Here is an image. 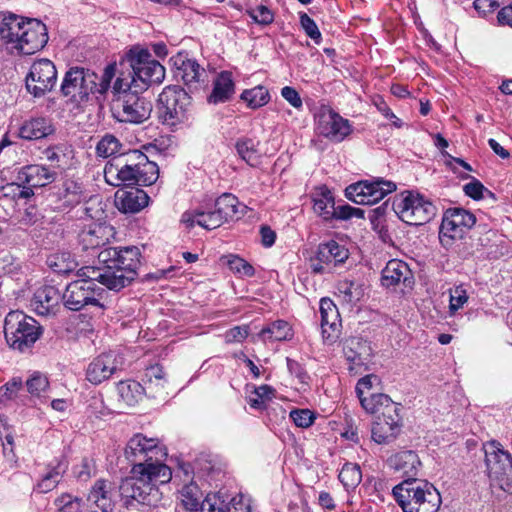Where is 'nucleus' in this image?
Returning <instances> with one entry per match:
<instances>
[{
    "instance_id": "35",
    "label": "nucleus",
    "mask_w": 512,
    "mask_h": 512,
    "mask_svg": "<svg viewBox=\"0 0 512 512\" xmlns=\"http://www.w3.org/2000/svg\"><path fill=\"white\" fill-rule=\"evenodd\" d=\"M263 342L287 341L293 337L291 325L284 320H276L264 326L258 334Z\"/></svg>"
},
{
    "instance_id": "56",
    "label": "nucleus",
    "mask_w": 512,
    "mask_h": 512,
    "mask_svg": "<svg viewBox=\"0 0 512 512\" xmlns=\"http://www.w3.org/2000/svg\"><path fill=\"white\" fill-rule=\"evenodd\" d=\"M116 67L114 64H109L105 69L101 77L98 76L96 81L95 93L105 94L110 88L111 81L115 76Z\"/></svg>"
},
{
    "instance_id": "37",
    "label": "nucleus",
    "mask_w": 512,
    "mask_h": 512,
    "mask_svg": "<svg viewBox=\"0 0 512 512\" xmlns=\"http://www.w3.org/2000/svg\"><path fill=\"white\" fill-rule=\"evenodd\" d=\"M349 257V251L344 245L331 240L322 245V264L331 271L333 267L343 264Z\"/></svg>"
},
{
    "instance_id": "23",
    "label": "nucleus",
    "mask_w": 512,
    "mask_h": 512,
    "mask_svg": "<svg viewBox=\"0 0 512 512\" xmlns=\"http://www.w3.org/2000/svg\"><path fill=\"white\" fill-rule=\"evenodd\" d=\"M341 319L336 305L329 298L322 297V340L333 345L341 336Z\"/></svg>"
},
{
    "instance_id": "44",
    "label": "nucleus",
    "mask_w": 512,
    "mask_h": 512,
    "mask_svg": "<svg viewBox=\"0 0 512 512\" xmlns=\"http://www.w3.org/2000/svg\"><path fill=\"white\" fill-rule=\"evenodd\" d=\"M338 478L346 488H355L362 480L360 466L355 463H345L339 472Z\"/></svg>"
},
{
    "instance_id": "3",
    "label": "nucleus",
    "mask_w": 512,
    "mask_h": 512,
    "mask_svg": "<svg viewBox=\"0 0 512 512\" xmlns=\"http://www.w3.org/2000/svg\"><path fill=\"white\" fill-rule=\"evenodd\" d=\"M159 177L157 164L150 161L146 154L132 150L109 161L104 168L107 184L119 186H150Z\"/></svg>"
},
{
    "instance_id": "25",
    "label": "nucleus",
    "mask_w": 512,
    "mask_h": 512,
    "mask_svg": "<svg viewBox=\"0 0 512 512\" xmlns=\"http://www.w3.org/2000/svg\"><path fill=\"white\" fill-rule=\"evenodd\" d=\"M114 494L113 484L110 481L97 480L87 496L91 512H113L115 506Z\"/></svg>"
},
{
    "instance_id": "42",
    "label": "nucleus",
    "mask_w": 512,
    "mask_h": 512,
    "mask_svg": "<svg viewBox=\"0 0 512 512\" xmlns=\"http://www.w3.org/2000/svg\"><path fill=\"white\" fill-rule=\"evenodd\" d=\"M241 99L247 103L251 109H257L266 105L270 100L268 90L264 86H256L246 89L241 94Z\"/></svg>"
},
{
    "instance_id": "28",
    "label": "nucleus",
    "mask_w": 512,
    "mask_h": 512,
    "mask_svg": "<svg viewBox=\"0 0 512 512\" xmlns=\"http://www.w3.org/2000/svg\"><path fill=\"white\" fill-rule=\"evenodd\" d=\"M57 173L48 167L38 164L22 167L17 175V180L30 187H44L56 179Z\"/></svg>"
},
{
    "instance_id": "12",
    "label": "nucleus",
    "mask_w": 512,
    "mask_h": 512,
    "mask_svg": "<svg viewBox=\"0 0 512 512\" xmlns=\"http://www.w3.org/2000/svg\"><path fill=\"white\" fill-rule=\"evenodd\" d=\"M476 222L475 216L462 208L448 209L443 215L439 229V241L445 249L461 240Z\"/></svg>"
},
{
    "instance_id": "40",
    "label": "nucleus",
    "mask_w": 512,
    "mask_h": 512,
    "mask_svg": "<svg viewBox=\"0 0 512 512\" xmlns=\"http://www.w3.org/2000/svg\"><path fill=\"white\" fill-rule=\"evenodd\" d=\"M359 401L363 409L371 414L379 413L388 409L391 404H396L391 398L382 393H371L369 396H358Z\"/></svg>"
},
{
    "instance_id": "24",
    "label": "nucleus",
    "mask_w": 512,
    "mask_h": 512,
    "mask_svg": "<svg viewBox=\"0 0 512 512\" xmlns=\"http://www.w3.org/2000/svg\"><path fill=\"white\" fill-rule=\"evenodd\" d=\"M322 136L333 143L344 141L353 131L348 119L343 118L336 112L324 111L322 106Z\"/></svg>"
},
{
    "instance_id": "58",
    "label": "nucleus",
    "mask_w": 512,
    "mask_h": 512,
    "mask_svg": "<svg viewBox=\"0 0 512 512\" xmlns=\"http://www.w3.org/2000/svg\"><path fill=\"white\" fill-rule=\"evenodd\" d=\"M135 84L136 83H132V74L131 72H129L127 77H124L123 75L117 77L113 86V90L117 92L119 95L128 92H134Z\"/></svg>"
},
{
    "instance_id": "31",
    "label": "nucleus",
    "mask_w": 512,
    "mask_h": 512,
    "mask_svg": "<svg viewBox=\"0 0 512 512\" xmlns=\"http://www.w3.org/2000/svg\"><path fill=\"white\" fill-rule=\"evenodd\" d=\"M423 481L418 478H410L409 480H403L393 488V496L403 512H409L410 506L408 504H413L416 497L420 495L422 486L418 483H423Z\"/></svg>"
},
{
    "instance_id": "2",
    "label": "nucleus",
    "mask_w": 512,
    "mask_h": 512,
    "mask_svg": "<svg viewBox=\"0 0 512 512\" xmlns=\"http://www.w3.org/2000/svg\"><path fill=\"white\" fill-rule=\"evenodd\" d=\"M166 456L156 439L134 435L125 448V457L133 467L131 476L120 485L121 495L143 505L156 506L162 499L158 485L172 478L170 467L162 462Z\"/></svg>"
},
{
    "instance_id": "38",
    "label": "nucleus",
    "mask_w": 512,
    "mask_h": 512,
    "mask_svg": "<svg viewBox=\"0 0 512 512\" xmlns=\"http://www.w3.org/2000/svg\"><path fill=\"white\" fill-rule=\"evenodd\" d=\"M120 399L128 406H134L141 401L146 394V389L137 381H120L117 385Z\"/></svg>"
},
{
    "instance_id": "4",
    "label": "nucleus",
    "mask_w": 512,
    "mask_h": 512,
    "mask_svg": "<svg viewBox=\"0 0 512 512\" xmlns=\"http://www.w3.org/2000/svg\"><path fill=\"white\" fill-rule=\"evenodd\" d=\"M237 214L238 199L232 194L224 193L215 200L213 210L197 208L192 211H186L182 215V222L187 224V226L197 224L207 230H212L233 220Z\"/></svg>"
},
{
    "instance_id": "41",
    "label": "nucleus",
    "mask_w": 512,
    "mask_h": 512,
    "mask_svg": "<svg viewBox=\"0 0 512 512\" xmlns=\"http://www.w3.org/2000/svg\"><path fill=\"white\" fill-rule=\"evenodd\" d=\"M236 150L238 155L250 166L254 167L259 164L260 154L258 152V142L251 138H241L236 142Z\"/></svg>"
},
{
    "instance_id": "59",
    "label": "nucleus",
    "mask_w": 512,
    "mask_h": 512,
    "mask_svg": "<svg viewBox=\"0 0 512 512\" xmlns=\"http://www.w3.org/2000/svg\"><path fill=\"white\" fill-rule=\"evenodd\" d=\"M463 189L467 196L475 200L482 199L483 192L487 190L484 185L477 179H473V181L467 183Z\"/></svg>"
},
{
    "instance_id": "63",
    "label": "nucleus",
    "mask_w": 512,
    "mask_h": 512,
    "mask_svg": "<svg viewBox=\"0 0 512 512\" xmlns=\"http://www.w3.org/2000/svg\"><path fill=\"white\" fill-rule=\"evenodd\" d=\"M282 97L290 103L294 108H300L302 106V100L299 93L290 86H285L281 90Z\"/></svg>"
},
{
    "instance_id": "21",
    "label": "nucleus",
    "mask_w": 512,
    "mask_h": 512,
    "mask_svg": "<svg viewBox=\"0 0 512 512\" xmlns=\"http://www.w3.org/2000/svg\"><path fill=\"white\" fill-rule=\"evenodd\" d=\"M62 301L61 292L52 285L39 287L30 300L31 309L40 316L55 315Z\"/></svg>"
},
{
    "instance_id": "55",
    "label": "nucleus",
    "mask_w": 512,
    "mask_h": 512,
    "mask_svg": "<svg viewBox=\"0 0 512 512\" xmlns=\"http://www.w3.org/2000/svg\"><path fill=\"white\" fill-rule=\"evenodd\" d=\"M290 418L296 426L308 428L316 419V415L309 409H294L290 412Z\"/></svg>"
},
{
    "instance_id": "29",
    "label": "nucleus",
    "mask_w": 512,
    "mask_h": 512,
    "mask_svg": "<svg viewBox=\"0 0 512 512\" xmlns=\"http://www.w3.org/2000/svg\"><path fill=\"white\" fill-rule=\"evenodd\" d=\"M418 484L422 486L420 495L416 497L413 504H408L409 512H437L442 502L438 490L425 480Z\"/></svg>"
},
{
    "instance_id": "22",
    "label": "nucleus",
    "mask_w": 512,
    "mask_h": 512,
    "mask_svg": "<svg viewBox=\"0 0 512 512\" xmlns=\"http://www.w3.org/2000/svg\"><path fill=\"white\" fill-rule=\"evenodd\" d=\"M381 284L387 289L402 285L404 288H412L414 284L413 274L408 265L398 259L387 262L381 272Z\"/></svg>"
},
{
    "instance_id": "26",
    "label": "nucleus",
    "mask_w": 512,
    "mask_h": 512,
    "mask_svg": "<svg viewBox=\"0 0 512 512\" xmlns=\"http://www.w3.org/2000/svg\"><path fill=\"white\" fill-rule=\"evenodd\" d=\"M54 132L55 127L52 119L38 116L25 120L18 129V136L21 139L33 141L47 138Z\"/></svg>"
},
{
    "instance_id": "13",
    "label": "nucleus",
    "mask_w": 512,
    "mask_h": 512,
    "mask_svg": "<svg viewBox=\"0 0 512 512\" xmlns=\"http://www.w3.org/2000/svg\"><path fill=\"white\" fill-rule=\"evenodd\" d=\"M57 82V70L54 63L46 58L34 61L25 77V87L35 98L44 97L51 92Z\"/></svg>"
},
{
    "instance_id": "8",
    "label": "nucleus",
    "mask_w": 512,
    "mask_h": 512,
    "mask_svg": "<svg viewBox=\"0 0 512 512\" xmlns=\"http://www.w3.org/2000/svg\"><path fill=\"white\" fill-rule=\"evenodd\" d=\"M98 75L83 67L69 68L62 79L60 93L73 107H80L89 100L91 94H95Z\"/></svg>"
},
{
    "instance_id": "19",
    "label": "nucleus",
    "mask_w": 512,
    "mask_h": 512,
    "mask_svg": "<svg viewBox=\"0 0 512 512\" xmlns=\"http://www.w3.org/2000/svg\"><path fill=\"white\" fill-rule=\"evenodd\" d=\"M122 357L113 351L103 353L88 365L86 378L92 384H100L109 379L122 366Z\"/></svg>"
},
{
    "instance_id": "6",
    "label": "nucleus",
    "mask_w": 512,
    "mask_h": 512,
    "mask_svg": "<svg viewBox=\"0 0 512 512\" xmlns=\"http://www.w3.org/2000/svg\"><path fill=\"white\" fill-rule=\"evenodd\" d=\"M131 74L132 83L135 84L136 91H145L152 84H160L165 78V68L147 49L140 47L131 48L126 54Z\"/></svg>"
},
{
    "instance_id": "33",
    "label": "nucleus",
    "mask_w": 512,
    "mask_h": 512,
    "mask_svg": "<svg viewBox=\"0 0 512 512\" xmlns=\"http://www.w3.org/2000/svg\"><path fill=\"white\" fill-rule=\"evenodd\" d=\"M235 92V84L232 78V73L229 71H222L213 81V89L208 96L210 104H219L229 101Z\"/></svg>"
},
{
    "instance_id": "49",
    "label": "nucleus",
    "mask_w": 512,
    "mask_h": 512,
    "mask_svg": "<svg viewBox=\"0 0 512 512\" xmlns=\"http://www.w3.org/2000/svg\"><path fill=\"white\" fill-rule=\"evenodd\" d=\"M274 395V389L268 385H261L254 389L253 396L249 397V405L254 409H263L266 401Z\"/></svg>"
},
{
    "instance_id": "27",
    "label": "nucleus",
    "mask_w": 512,
    "mask_h": 512,
    "mask_svg": "<svg viewBox=\"0 0 512 512\" xmlns=\"http://www.w3.org/2000/svg\"><path fill=\"white\" fill-rule=\"evenodd\" d=\"M388 466L401 474L403 480L416 478L421 467V461L416 452L405 450L392 455L387 460Z\"/></svg>"
},
{
    "instance_id": "46",
    "label": "nucleus",
    "mask_w": 512,
    "mask_h": 512,
    "mask_svg": "<svg viewBox=\"0 0 512 512\" xmlns=\"http://www.w3.org/2000/svg\"><path fill=\"white\" fill-rule=\"evenodd\" d=\"M54 504L58 512H82L83 507L82 499L69 493L61 494Z\"/></svg>"
},
{
    "instance_id": "1",
    "label": "nucleus",
    "mask_w": 512,
    "mask_h": 512,
    "mask_svg": "<svg viewBox=\"0 0 512 512\" xmlns=\"http://www.w3.org/2000/svg\"><path fill=\"white\" fill-rule=\"evenodd\" d=\"M98 266H84L77 271L78 280L66 286L62 301L66 308L79 311L87 305L102 308L100 299L104 289L120 291L129 286L137 277L140 265V251L136 246L124 249L107 248L98 253Z\"/></svg>"
},
{
    "instance_id": "20",
    "label": "nucleus",
    "mask_w": 512,
    "mask_h": 512,
    "mask_svg": "<svg viewBox=\"0 0 512 512\" xmlns=\"http://www.w3.org/2000/svg\"><path fill=\"white\" fill-rule=\"evenodd\" d=\"M115 237L114 227L107 223H94L84 228L79 233V244L83 250L98 249L100 252L104 249L111 248L107 246ZM116 249H124L125 247H115Z\"/></svg>"
},
{
    "instance_id": "11",
    "label": "nucleus",
    "mask_w": 512,
    "mask_h": 512,
    "mask_svg": "<svg viewBox=\"0 0 512 512\" xmlns=\"http://www.w3.org/2000/svg\"><path fill=\"white\" fill-rule=\"evenodd\" d=\"M139 92L124 93L113 101L111 110L117 121L140 124L150 117L152 103Z\"/></svg>"
},
{
    "instance_id": "43",
    "label": "nucleus",
    "mask_w": 512,
    "mask_h": 512,
    "mask_svg": "<svg viewBox=\"0 0 512 512\" xmlns=\"http://www.w3.org/2000/svg\"><path fill=\"white\" fill-rule=\"evenodd\" d=\"M183 506L189 511H197L201 505L202 493L193 481L183 486L180 491Z\"/></svg>"
},
{
    "instance_id": "32",
    "label": "nucleus",
    "mask_w": 512,
    "mask_h": 512,
    "mask_svg": "<svg viewBox=\"0 0 512 512\" xmlns=\"http://www.w3.org/2000/svg\"><path fill=\"white\" fill-rule=\"evenodd\" d=\"M26 19L12 13H0V39L5 43L12 44L15 48Z\"/></svg>"
},
{
    "instance_id": "53",
    "label": "nucleus",
    "mask_w": 512,
    "mask_h": 512,
    "mask_svg": "<svg viewBox=\"0 0 512 512\" xmlns=\"http://www.w3.org/2000/svg\"><path fill=\"white\" fill-rule=\"evenodd\" d=\"M337 219L346 221L352 218H364V210L361 208L352 207L351 205L345 203L343 200L338 201L337 205Z\"/></svg>"
},
{
    "instance_id": "52",
    "label": "nucleus",
    "mask_w": 512,
    "mask_h": 512,
    "mask_svg": "<svg viewBox=\"0 0 512 512\" xmlns=\"http://www.w3.org/2000/svg\"><path fill=\"white\" fill-rule=\"evenodd\" d=\"M246 13L260 25H269L274 21L273 12L265 5H258L256 8L247 10Z\"/></svg>"
},
{
    "instance_id": "10",
    "label": "nucleus",
    "mask_w": 512,
    "mask_h": 512,
    "mask_svg": "<svg viewBox=\"0 0 512 512\" xmlns=\"http://www.w3.org/2000/svg\"><path fill=\"white\" fill-rule=\"evenodd\" d=\"M485 462L492 486L512 493V456L498 441L484 445Z\"/></svg>"
},
{
    "instance_id": "61",
    "label": "nucleus",
    "mask_w": 512,
    "mask_h": 512,
    "mask_svg": "<svg viewBox=\"0 0 512 512\" xmlns=\"http://www.w3.org/2000/svg\"><path fill=\"white\" fill-rule=\"evenodd\" d=\"M66 197L71 203H79L82 200V188L80 185L73 181L65 183Z\"/></svg>"
},
{
    "instance_id": "17",
    "label": "nucleus",
    "mask_w": 512,
    "mask_h": 512,
    "mask_svg": "<svg viewBox=\"0 0 512 512\" xmlns=\"http://www.w3.org/2000/svg\"><path fill=\"white\" fill-rule=\"evenodd\" d=\"M47 42L46 25L38 19L27 18L15 49L21 54L31 55L41 50Z\"/></svg>"
},
{
    "instance_id": "48",
    "label": "nucleus",
    "mask_w": 512,
    "mask_h": 512,
    "mask_svg": "<svg viewBox=\"0 0 512 512\" xmlns=\"http://www.w3.org/2000/svg\"><path fill=\"white\" fill-rule=\"evenodd\" d=\"M120 147L121 144L115 136L106 134L98 142L96 146V153L100 157L108 158L118 153L120 151Z\"/></svg>"
},
{
    "instance_id": "62",
    "label": "nucleus",
    "mask_w": 512,
    "mask_h": 512,
    "mask_svg": "<svg viewBox=\"0 0 512 512\" xmlns=\"http://www.w3.org/2000/svg\"><path fill=\"white\" fill-rule=\"evenodd\" d=\"M474 8L480 15H487L497 9L500 4L498 0H474Z\"/></svg>"
},
{
    "instance_id": "30",
    "label": "nucleus",
    "mask_w": 512,
    "mask_h": 512,
    "mask_svg": "<svg viewBox=\"0 0 512 512\" xmlns=\"http://www.w3.org/2000/svg\"><path fill=\"white\" fill-rule=\"evenodd\" d=\"M149 197L141 189L117 192L115 205L123 213H137L148 204Z\"/></svg>"
},
{
    "instance_id": "50",
    "label": "nucleus",
    "mask_w": 512,
    "mask_h": 512,
    "mask_svg": "<svg viewBox=\"0 0 512 512\" xmlns=\"http://www.w3.org/2000/svg\"><path fill=\"white\" fill-rule=\"evenodd\" d=\"M227 264L233 273L242 277H253L255 274L254 267L237 255H230Z\"/></svg>"
},
{
    "instance_id": "5",
    "label": "nucleus",
    "mask_w": 512,
    "mask_h": 512,
    "mask_svg": "<svg viewBox=\"0 0 512 512\" xmlns=\"http://www.w3.org/2000/svg\"><path fill=\"white\" fill-rule=\"evenodd\" d=\"M42 334V327L33 318L21 311L9 312L4 320V335L7 344L14 350L30 349Z\"/></svg>"
},
{
    "instance_id": "39",
    "label": "nucleus",
    "mask_w": 512,
    "mask_h": 512,
    "mask_svg": "<svg viewBox=\"0 0 512 512\" xmlns=\"http://www.w3.org/2000/svg\"><path fill=\"white\" fill-rule=\"evenodd\" d=\"M144 388L146 389V394L149 397H156L165 386V374L162 366L153 365L146 369L144 374Z\"/></svg>"
},
{
    "instance_id": "34",
    "label": "nucleus",
    "mask_w": 512,
    "mask_h": 512,
    "mask_svg": "<svg viewBox=\"0 0 512 512\" xmlns=\"http://www.w3.org/2000/svg\"><path fill=\"white\" fill-rule=\"evenodd\" d=\"M240 502L241 500L237 502L236 497H231L226 491L220 490L215 493H208L199 508L201 512H229L230 506L238 510L236 505Z\"/></svg>"
},
{
    "instance_id": "57",
    "label": "nucleus",
    "mask_w": 512,
    "mask_h": 512,
    "mask_svg": "<svg viewBox=\"0 0 512 512\" xmlns=\"http://www.w3.org/2000/svg\"><path fill=\"white\" fill-rule=\"evenodd\" d=\"M300 24L305 33L312 39L316 40L320 37V32L315 21L306 13L300 12Z\"/></svg>"
},
{
    "instance_id": "60",
    "label": "nucleus",
    "mask_w": 512,
    "mask_h": 512,
    "mask_svg": "<svg viewBox=\"0 0 512 512\" xmlns=\"http://www.w3.org/2000/svg\"><path fill=\"white\" fill-rule=\"evenodd\" d=\"M378 381V377L376 375L370 374L362 377L356 385L355 391L357 396H365L366 392H369L372 387L373 383Z\"/></svg>"
},
{
    "instance_id": "64",
    "label": "nucleus",
    "mask_w": 512,
    "mask_h": 512,
    "mask_svg": "<svg viewBox=\"0 0 512 512\" xmlns=\"http://www.w3.org/2000/svg\"><path fill=\"white\" fill-rule=\"evenodd\" d=\"M248 336L246 327L236 326L226 332L227 342H241Z\"/></svg>"
},
{
    "instance_id": "51",
    "label": "nucleus",
    "mask_w": 512,
    "mask_h": 512,
    "mask_svg": "<svg viewBox=\"0 0 512 512\" xmlns=\"http://www.w3.org/2000/svg\"><path fill=\"white\" fill-rule=\"evenodd\" d=\"M49 265L58 273H69L77 267L76 261L67 253L56 255Z\"/></svg>"
},
{
    "instance_id": "14",
    "label": "nucleus",
    "mask_w": 512,
    "mask_h": 512,
    "mask_svg": "<svg viewBox=\"0 0 512 512\" xmlns=\"http://www.w3.org/2000/svg\"><path fill=\"white\" fill-rule=\"evenodd\" d=\"M402 407L399 403L391 404L388 409L381 411L371 428V438L380 445H389L402 432L403 419L400 415Z\"/></svg>"
},
{
    "instance_id": "7",
    "label": "nucleus",
    "mask_w": 512,
    "mask_h": 512,
    "mask_svg": "<svg viewBox=\"0 0 512 512\" xmlns=\"http://www.w3.org/2000/svg\"><path fill=\"white\" fill-rule=\"evenodd\" d=\"M159 113L171 126L189 122L193 117L192 98L178 86H168L159 95Z\"/></svg>"
},
{
    "instance_id": "9",
    "label": "nucleus",
    "mask_w": 512,
    "mask_h": 512,
    "mask_svg": "<svg viewBox=\"0 0 512 512\" xmlns=\"http://www.w3.org/2000/svg\"><path fill=\"white\" fill-rule=\"evenodd\" d=\"M392 209L403 222L415 226L428 223L437 213L436 206L429 199L411 191L396 196Z\"/></svg>"
},
{
    "instance_id": "45",
    "label": "nucleus",
    "mask_w": 512,
    "mask_h": 512,
    "mask_svg": "<svg viewBox=\"0 0 512 512\" xmlns=\"http://www.w3.org/2000/svg\"><path fill=\"white\" fill-rule=\"evenodd\" d=\"M337 205L329 189L322 185V224H328L337 219Z\"/></svg>"
},
{
    "instance_id": "16",
    "label": "nucleus",
    "mask_w": 512,
    "mask_h": 512,
    "mask_svg": "<svg viewBox=\"0 0 512 512\" xmlns=\"http://www.w3.org/2000/svg\"><path fill=\"white\" fill-rule=\"evenodd\" d=\"M343 354L348 370L353 375H360L369 370L373 357L371 343L361 337H350L344 341Z\"/></svg>"
},
{
    "instance_id": "47",
    "label": "nucleus",
    "mask_w": 512,
    "mask_h": 512,
    "mask_svg": "<svg viewBox=\"0 0 512 512\" xmlns=\"http://www.w3.org/2000/svg\"><path fill=\"white\" fill-rule=\"evenodd\" d=\"M26 387L31 395L41 397L49 388V380L46 375L36 371L26 380Z\"/></svg>"
},
{
    "instance_id": "54",
    "label": "nucleus",
    "mask_w": 512,
    "mask_h": 512,
    "mask_svg": "<svg viewBox=\"0 0 512 512\" xmlns=\"http://www.w3.org/2000/svg\"><path fill=\"white\" fill-rule=\"evenodd\" d=\"M468 301V295L463 286H456L450 289L449 309L452 314L461 309Z\"/></svg>"
},
{
    "instance_id": "15",
    "label": "nucleus",
    "mask_w": 512,
    "mask_h": 512,
    "mask_svg": "<svg viewBox=\"0 0 512 512\" xmlns=\"http://www.w3.org/2000/svg\"><path fill=\"white\" fill-rule=\"evenodd\" d=\"M395 189L396 184L391 181L383 179L364 180L350 184L345 189V197L359 205H373Z\"/></svg>"
},
{
    "instance_id": "36",
    "label": "nucleus",
    "mask_w": 512,
    "mask_h": 512,
    "mask_svg": "<svg viewBox=\"0 0 512 512\" xmlns=\"http://www.w3.org/2000/svg\"><path fill=\"white\" fill-rule=\"evenodd\" d=\"M67 469L68 461L65 458L50 463L47 473L37 484L39 492L47 493L53 490L58 485Z\"/></svg>"
},
{
    "instance_id": "18",
    "label": "nucleus",
    "mask_w": 512,
    "mask_h": 512,
    "mask_svg": "<svg viewBox=\"0 0 512 512\" xmlns=\"http://www.w3.org/2000/svg\"><path fill=\"white\" fill-rule=\"evenodd\" d=\"M174 64L177 67L176 77H180L190 89L206 87L209 84L210 73L201 67L195 59L179 54L175 58Z\"/></svg>"
}]
</instances>
